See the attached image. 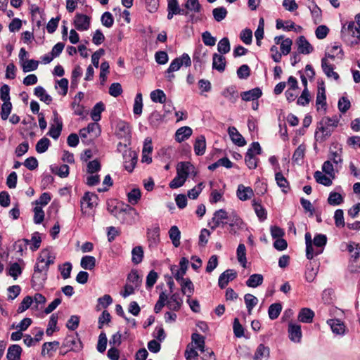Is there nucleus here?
<instances>
[{"mask_svg": "<svg viewBox=\"0 0 360 360\" xmlns=\"http://www.w3.org/2000/svg\"><path fill=\"white\" fill-rule=\"evenodd\" d=\"M143 108V98L141 93H138L134 99L133 112L134 115H141Z\"/></svg>", "mask_w": 360, "mask_h": 360, "instance_id": "bf43d9fd", "label": "nucleus"}, {"mask_svg": "<svg viewBox=\"0 0 360 360\" xmlns=\"http://www.w3.org/2000/svg\"><path fill=\"white\" fill-rule=\"evenodd\" d=\"M275 180L282 191L287 193L290 189L289 182L281 172H276Z\"/></svg>", "mask_w": 360, "mask_h": 360, "instance_id": "7c9ffc66", "label": "nucleus"}, {"mask_svg": "<svg viewBox=\"0 0 360 360\" xmlns=\"http://www.w3.org/2000/svg\"><path fill=\"white\" fill-rule=\"evenodd\" d=\"M191 65V60L188 53H183L181 56L174 59L169 66V72L178 71L182 66L190 67Z\"/></svg>", "mask_w": 360, "mask_h": 360, "instance_id": "39448f33", "label": "nucleus"}, {"mask_svg": "<svg viewBox=\"0 0 360 360\" xmlns=\"http://www.w3.org/2000/svg\"><path fill=\"white\" fill-rule=\"evenodd\" d=\"M340 119L337 115L333 117H324L319 122L315 131L316 141L323 142L329 137L335 128L338 127Z\"/></svg>", "mask_w": 360, "mask_h": 360, "instance_id": "f03ea898", "label": "nucleus"}, {"mask_svg": "<svg viewBox=\"0 0 360 360\" xmlns=\"http://www.w3.org/2000/svg\"><path fill=\"white\" fill-rule=\"evenodd\" d=\"M141 196V193L139 188H133L127 193L128 202L131 205H136L138 203Z\"/></svg>", "mask_w": 360, "mask_h": 360, "instance_id": "6e6d98bb", "label": "nucleus"}, {"mask_svg": "<svg viewBox=\"0 0 360 360\" xmlns=\"http://www.w3.org/2000/svg\"><path fill=\"white\" fill-rule=\"evenodd\" d=\"M63 129V122L56 111L53 112V123L51 124L48 135L53 139H58Z\"/></svg>", "mask_w": 360, "mask_h": 360, "instance_id": "423d86ee", "label": "nucleus"}, {"mask_svg": "<svg viewBox=\"0 0 360 360\" xmlns=\"http://www.w3.org/2000/svg\"><path fill=\"white\" fill-rule=\"evenodd\" d=\"M237 259L238 262L244 268L246 267L247 259H246V248L243 243H240L236 250Z\"/></svg>", "mask_w": 360, "mask_h": 360, "instance_id": "e433bc0d", "label": "nucleus"}, {"mask_svg": "<svg viewBox=\"0 0 360 360\" xmlns=\"http://www.w3.org/2000/svg\"><path fill=\"white\" fill-rule=\"evenodd\" d=\"M101 21L103 26L110 28L114 24V18L111 13L105 11L101 15Z\"/></svg>", "mask_w": 360, "mask_h": 360, "instance_id": "774afa93", "label": "nucleus"}, {"mask_svg": "<svg viewBox=\"0 0 360 360\" xmlns=\"http://www.w3.org/2000/svg\"><path fill=\"white\" fill-rule=\"evenodd\" d=\"M229 218L227 212L224 209L217 210L214 213L212 221L209 223L211 229L214 230L221 225L224 226L226 223L224 220Z\"/></svg>", "mask_w": 360, "mask_h": 360, "instance_id": "1a4fd4ad", "label": "nucleus"}, {"mask_svg": "<svg viewBox=\"0 0 360 360\" xmlns=\"http://www.w3.org/2000/svg\"><path fill=\"white\" fill-rule=\"evenodd\" d=\"M326 243L327 237L326 235L319 233L314 236L312 245H314L316 247V249H314L315 256L320 255L323 252V248L326 246Z\"/></svg>", "mask_w": 360, "mask_h": 360, "instance_id": "f3484780", "label": "nucleus"}, {"mask_svg": "<svg viewBox=\"0 0 360 360\" xmlns=\"http://www.w3.org/2000/svg\"><path fill=\"white\" fill-rule=\"evenodd\" d=\"M34 94L46 104L49 105L52 102V97L48 94L44 88L41 86L34 88Z\"/></svg>", "mask_w": 360, "mask_h": 360, "instance_id": "bb28decb", "label": "nucleus"}, {"mask_svg": "<svg viewBox=\"0 0 360 360\" xmlns=\"http://www.w3.org/2000/svg\"><path fill=\"white\" fill-rule=\"evenodd\" d=\"M254 195L252 189L248 186H245L243 184H240L237 189V197L243 201L250 199Z\"/></svg>", "mask_w": 360, "mask_h": 360, "instance_id": "5701e85b", "label": "nucleus"}, {"mask_svg": "<svg viewBox=\"0 0 360 360\" xmlns=\"http://www.w3.org/2000/svg\"><path fill=\"white\" fill-rule=\"evenodd\" d=\"M327 323L334 334L341 336L345 334V326L340 319H329L327 321Z\"/></svg>", "mask_w": 360, "mask_h": 360, "instance_id": "a211bd4d", "label": "nucleus"}, {"mask_svg": "<svg viewBox=\"0 0 360 360\" xmlns=\"http://www.w3.org/2000/svg\"><path fill=\"white\" fill-rule=\"evenodd\" d=\"M185 11L187 12L188 22L195 23L202 20V18L198 15L202 11V6L200 4L199 0H186L184 4Z\"/></svg>", "mask_w": 360, "mask_h": 360, "instance_id": "7ed1b4c3", "label": "nucleus"}, {"mask_svg": "<svg viewBox=\"0 0 360 360\" xmlns=\"http://www.w3.org/2000/svg\"><path fill=\"white\" fill-rule=\"evenodd\" d=\"M50 145V140L48 138L43 137L37 143L36 150L38 153H43L48 150Z\"/></svg>", "mask_w": 360, "mask_h": 360, "instance_id": "13d9d810", "label": "nucleus"}, {"mask_svg": "<svg viewBox=\"0 0 360 360\" xmlns=\"http://www.w3.org/2000/svg\"><path fill=\"white\" fill-rule=\"evenodd\" d=\"M58 319V316L57 314H52V315L50 317L48 327L46 330V333L47 335L50 336L53 334V332L58 330L57 328V322Z\"/></svg>", "mask_w": 360, "mask_h": 360, "instance_id": "603ef678", "label": "nucleus"}, {"mask_svg": "<svg viewBox=\"0 0 360 360\" xmlns=\"http://www.w3.org/2000/svg\"><path fill=\"white\" fill-rule=\"evenodd\" d=\"M51 171L61 178L67 177L69 174V167L67 165L51 167Z\"/></svg>", "mask_w": 360, "mask_h": 360, "instance_id": "e2e57ef3", "label": "nucleus"}, {"mask_svg": "<svg viewBox=\"0 0 360 360\" xmlns=\"http://www.w3.org/2000/svg\"><path fill=\"white\" fill-rule=\"evenodd\" d=\"M305 243H306V256L309 259H311L315 256L314 248H313L311 233L307 232L304 236Z\"/></svg>", "mask_w": 360, "mask_h": 360, "instance_id": "72a5a7b5", "label": "nucleus"}, {"mask_svg": "<svg viewBox=\"0 0 360 360\" xmlns=\"http://www.w3.org/2000/svg\"><path fill=\"white\" fill-rule=\"evenodd\" d=\"M297 45L299 53L302 54H309L314 50L313 46L304 36L298 37Z\"/></svg>", "mask_w": 360, "mask_h": 360, "instance_id": "6ab92c4d", "label": "nucleus"}, {"mask_svg": "<svg viewBox=\"0 0 360 360\" xmlns=\"http://www.w3.org/2000/svg\"><path fill=\"white\" fill-rule=\"evenodd\" d=\"M244 301L248 311V314H250L253 308L257 304L258 299L252 294H246L244 296Z\"/></svg>", "mask_w": 360, "mask_h": 360, "instance_id": "c03bdc74", "label": "nucleus"}, {"mask_svg": "<svg viewBox=\"0 0 360 360\" xmlns=\"http://www.w3.org/2000/svg\"><path fill=\"white\" fill-rule=\"evenodd\" d=\"M192 342L200 352H205V338L199 333H194L191 335Z\"/></svg>", "mask_w": 360, "mask_h": 360, "instance_id": "de8ad7c7", "label": "nucleus"}, {"mask_svg": "<svg viewBox=\"0 0 360 360\" xmlns=\"http://www.w3.org/2000/svg\"><path fill=\"white\" fill-rule=\"evenodd\" d=\"M98 197L96 194L90 192H86L81 199L82 211L84 212V209H92L97 205Z\"/></svg>", "mask_w": 360, "mask_h": 360, "instance_id": "9b49d317", "label": "nucleus"}, {"mask_svg": "<svg viewBox=\"0 0 360 360\" xmlns=\"http://www.w3.org/2000/svg\"><path fill=\"white\" fill-rule=\"evenodd\" d=\"M328 158V159L322 165V170L326 174L334 179L335 172H338L342 167V148L334 147V149L330 148Z\"/></svg>", "mask_w": 360, "mask_h": 360, "instance_id": "f257e3e1", "label": "nucleus"}, {"mask_svg": "<svg viewBox=\"0 0 360 360\" xmlns=\"http://www.w3.org/2000/svg\"><path fill=\"white\" fill-rule=\"evenodd\" d=\"M91 18L84 14L77 13L74 18L73 25L79 32L86 31L89 29Z\"/></svg>", "mask_w": 360, "mask_h": 360, "instance_id": "0eeeda50", "label": "nucleus"}, {"mask_svg": "<svg viewBox=\"0 0 360 360\" xmlns=\"http://www.w3.org/2000/svg\"><path fill=\"white\" fill-rule=\"evenodd\" d=\"M168 299L167 295L165 292H161L159 295L158 300L154 307V311L158 314L166 305V301Z\"/></svg>", "mask_w": 360, "mask_h": 360, "instance_id": "052dcab7", "label": "nucleus"}, {"mask_svg": "<svg viewBox=\"0 0 360 360\" xmlns=\"http://www.w3.org/2000/svg\"><path fill=\"white\" fill-rule=\"evenodd\" d=\"M229 134L232 141L238 146H244L246 144L245 139L234 127H230L228 129Z\"/></svg>", "mask_w": 360, "mask_h": 360, "instance_id": "412c9836", "label": "nucleus"}, {"mask_svg": "<svg viewBox=\"0 0 360 360\" xmlns=\"http://www.w3.org/2000/svg\"><path fill=\"white\" fill-rule=\"evenodd\" d=\"M263 276L259 274H252L246 281V285L250 288H257L263 283Z\"/></svg>", "mask_w": 360, "mask_h": 360, "instance_id": "4c0bfd02", "label": "nucleus"}, {"mask_svg": "<svg viewBox=\"0 0 360 360\" xmlns=\"http://www.w3.org/2000/svg\"><path fill=\"white\" fill-rule=\"evenodd\" d=\"M227 14L226 8L223 6L217 7L212 10L213 18L217 22H221L225 19Z\"/></svg>", "mask_w": 360, "mask_h": 360, "instance_id": "864d4df0", "label": "nucleus"}, {"mask_svg": "<svg viewBox=\"0 0 360 360\" xmlns=\"http://www.w3.org/2000/svg\"><path fill=\"white\" fill-rule=\"evenodd\" d=\"M282 310V305L280 303H274L269 306L268 309L269 317L274 320L278 317Z\"/></svg>", "mask_w": 360, "mask_h": 360, "instance_id": "8fccbe9b", "label": "nucleus"}, {"mask_svg": "<svg viewBox=\"0 0 360 360\" xmlns=\"http://www.w3.org/2000/svg\"><path fill=\"white\" fill-rule=\"evenodd\" d=\"M105 110L104 104L102 102L97 103L93 108L91 112V117L94 122H98L101 120V112Z\"/></svg>", "mask_w": 360, "mask_h": 360, "instance_id": "79ce46f5", "label": "nucleus"}, {"mask_svg": "<svg viewBox=\"0 0 360 360\" xmlns=\"http://www.w3.org/2000/svg\"><path fill=\"white\" fill-rule=\"evenodd\" d=\"M262 94V90L259 88L256 87L251 90L243 92L241 94V98L245 101H255L261 97Z\"/></svg>", "mask_w": 360, "mask_h": 360, "instance_id": "b1692460", "label": "nucleus"}, {"mask_svg": "<svg viewBox=\"0 0 360 360\" xmlns=\"http://www.w3.org/2000/svg\"><path fill=\"white\" fill-rule=\"evenodd\" d=\"M194 169L193 166L188 162H181L177 165L176 174L187 179L189 173Z\"/></svg>", "mask_w": 360, "mask_h": 360, "instance_id": "4be33fe9", "label": "nucleus"}, {"mask_svg": "<svg viewBox=\"0 0 360 360\" xmlns=\"http://www.w3.org/2000/svg\"><path fill=\"white\" fill-rule=\"evenodd\" d=\"M82 75V69L79 65H76L72 71L71 87H76L78 84L79 79Z\"/></svg>", "mask_w": 360, "mask_h": 360, "instance_id": "0e129e2a", "label": "nucleus"}, {"mask_svg": "<svg viewBox=\"0 0 360 360\" xmlns=\"http://www.w3.org/2000/svg\"><path fill=\"white\" fill-rule=\"evenodd\" d=\"M47 279V272L36 271L34 269L32 278V282L34 285H42Z\"/></svg>", "mask_w": 360, "mask_h": 360, "instance_id": "49530a36", "label": "nucleus"}, {"mask_svg": "<svg viewBox=\"0 0 360 360\" xmlns=\"http://www.w3.org/2000/svg\"><path fill=\"white\" fill-rule=\"evenodd\" d=\"M220 166H223L227 169H230L233 167V162L226 157L220 158L217 162L211 164L208 166V169L211 171H214Z\"/></svg>", "mask_w": 360, "mask_h": 360, "instance_id": "f704fd0d", "label": "nucleus"}, {"mask_svg": "<svg viewBox=\"0 0 360 360\" xmlns=\"http://www.w3.org/2000/svg\"><path fill=\"white\" fill-rule=\"evenodd\" d=\"M314 177L317 183L324 185L326 186H329L333 184L331 180L332 177H330V176H327L320 171L315 172Z\"/></svg>", "mask_w": 360, "mask_h": 360, "instance_id": "a19ab883", "label": "nucleus"}, {"mask_svg": "<svg viewBox=\"0 0 360 360\" xmlns=\"http://www.w3.org/2000/svg\"><path fill=\"white\" fill-rule=\"evenodd\" d=\"M167 307L172 311H178L182 307L183 299L178 292L172 294L166 301Z\"/></svg>", "mask_w": 360, "mask_h": 360, "instance_id": "ddd939ff", "label": "nucleus"}, {"mask_svg": "<svg viewBox=\"0 0 360 360\" xmlns=\"http://www.w3.org/2000/svg\"><path fill=\"white\" fill-rule=\"evenodd\" d=\"M131 261L135 264H139L143 260V250L142 247L136 246L132 249L131 251Z\"/></svg>", "mask_w": 360, "mask_h": 360, "instance_id": "3c124183", "label": "nucleus"}, {"mask_svg": "<svg viewBox=\"0 0 360 360\" xmlns=\"http://www.w3.org/2000/svg\"><path fill=\"white\" fill-rule=\"evenodd\" d=\"M314 312L309 308H302L298 314V320L300 322L310 323L313 321Z\"/></svg>", "mask_w": 360, "mask_h": 360, "instance_id": "393cba45", "label": "nucleus"}, {"mask_svg": "<svg viewBox=\"0 0 360 360\" xmlns=\"http://www.w3.org/2000/svg\"><path fill=\"white\" fill-rule=\"evenodd\" d=\"M192 129L189 127H182L176 131V141L179 143L188 139L192 134Z\"/></svg>", "mask_w": 360, "mask_h": 360, "instance_id": "a878e982", "label": "nucleus"}, {"mask_svg": "<svg viewBox=\"0 0 360 360\" xmlns=\"http://www.w3.org/2000/svg\"><path fill=\"white\" fill-rule=\"evenodd\" d=\"M55 257L51 254L48 250H44L41 251L40 255L37 258V261L40 262H45L47 266H49L54 263Z\"/></svg>", "mask_w": 360, "mask_h": 360, "instance_id": "37998d69", "label": "nucleus"}, {"mask_svg": "<svg viewBox=\"0 0 360 360\" xmlns=\"http://www.w3.org/2000/svg\"><path fill=\"white\" fill-rule=\"evenodd\" d=\"M226 59L222 55L213 54L212 68L221 72L225 70Z\"/></svg>", "mask_w": 360, "mask_h": 360, "instance_id": "cd10ccee", "label": "nucleus"}, {"mask_svg": "<svg viewBox=\"0 0 360 360\" xmlns=\"http://www.w3.org/2000/svg\"><path fill=\"white\" fill-rule=\"evenodd\" d=\"M347 32L348 34L351 35L354 39H352L350 43L351 44H357L360 41V30L359 28L355 27V22L351 21L348 23L347 27H345V25L342 27V34H345V33Z\"/></svg>", "mask_w": 360, "mask_h": 360, "instance_id": "9d476101", "label": "nucleus"}, {"mask_svg": "<svg viewBox=\"0 0 360 360\" xmlns=\"http://www.w3.org/2000/svg\"><path fill=\"white\" fill-rule=\"evenodd\" d=\"M347 250L350 252L352 258L356 261L360 256V245L356 243H350L347 245Z\"/></svg>", "mask_w": 360, "mask_h": 360, "instance_id": "338daca9", "label": "nucleus"}, {"mask_svg": "<svg viewBox=\"0 0 360 360\" xmlns=\"http://www.w3.org/2000/svg\"><path fill=\"white\" fill-rule=\"evenodd\" d=\"M269 356V348L263 344H260L255 352L254 359L255 360H266Z\"/></svg>", "mask_w": 360, "mask_h": 360, "instance_id": "473e14b6", "label": "nucleus"}, {"mask_svg": "<svg viewBox=\"0 0 360 360\" xmlns=\"http://www.w3.org/2000/svg\"><path fill=\"white\" fill-rule=\"evenodd\" d=\"M148 240L150 248H156L160 243V227L155 225L147 232Z\"/></svg>", "mask_w": 360, "mask_h": 360, "instance_id": "dca6fc26", "label": "nucleus"}, {"mask_svg": "<svg viewBox=\"0 0 360 360\" xmlns=\"http://www.w3.org/2000/svg\"><path fill=\"white\" fill-rule=\"evenodd\" d=\"M150 99L155 103H165L166 101V95L161 89H156L150 93Z\"/></svg>", "mask_w": 360, "mask_h": 360, "instance_id": "5fc2aeb1", "label": "nucleus"}, {"mask_svg": "<svg viewBox=\"0 0 360 360\" xmlns=\"http://www.w3.org/2000/svg\"><path fill=\"white\" fill-rule=\"evenodd\" d=\"M122 147L125 148L123 153L124 167L127 171L131 172L137 162L136 154L134 151L128 150L127 146L122 145L121 143H118L117 150H120Z\"/></svg>", "mask_w": 360, "mask_h": 360, "instance_id": "20e7f679", "label": "nucleus"}, {"mask_svg": "<svg viewBox=\"0 0 360 360\" xmlns=\"http://www.w3.org/2000/svg\"><path fill=\"white\" fill-rule=\"evenodd\" d=\"M167 11L179 15H187V12L180 8L178 0H167Z\"/></svg>", "mask_w": 360, "mask_h": 360, "instance_id": "a18cd8bd", "label": "nucleus"}, {"mask_svg": "<svg viewBox=\"0 0 360 360\" xmlns=\"http://www.w3.org/2000/svg\"><path fill=\"white\" fill-rule=\"evenodd\" d=\"M321 68L328 77H333L335 80L339 79V75L334 72V66L328 63L326 57L321 59Z\"/></svg>", "mask_w": 360, "mask_h": 360, "instance_id": "aec40b11", "label": "nucleus"}, {"mask_svg": "<svg viewBox=\"0 0 360 360\" xmlns=\"http://www.w3.org/2000/svg\"><path fill=\"white\" fill-rule=\"evenodd\" d=\"M188 260L186 257H182L179 262V268L173 265L171 266V271L176 280H182L186 273L188 266Z\"/></svg>", "mask_w": 360, "mask_h": 360, "instance_id": "6e6552de", "label": "nucleus"}, {"mask_svg": "<svg viewBox=\"0 0 360 360\" xmlns=\"http://www.w3.org/2000/svg\"><path fill=\"white\" fill-rule=\"evenodd\" d=\"M22 348L18 345H13L8 349L6 357L8 360H20Z\"/></svg>", "mask_w": 360, "mask_h": 360, "instance_id": "c756f323", "label": "nucleus"}, {"mask_svg": "<svg viewBox=\"0 0 360 360\" xmlns=\"http://www.w3.org/2000/svg\"><path fill=\"white\" fill-rule=\"evenodd\" d=\"M252 206L254 210L261 221H264L266 219V211L261 204L258 203L255 200H252Z\"/></svg>", "mask_w": 360, "mask_h": 360, "instance_id": "09e8293b", "label": "nucleus"}, {"mask_svg": "<svg viewBox=\"0 0 360 360\" xmlns=\"http://www.w3.org/2000/svg\"><path fill=\"white\" fill-rule=\"evenodd\" d=\"M221 94L232 103H234L238 98V91L236 90L234 86H229L226 88L221 92Z\"/></svg>", "mask_w": 360, "mask_h": 360, "instance_id": "c9c22d12", "label": "nucleus"}, {"mask_svg": "<svg viewBox=\"0 0 360 360\" xmlns=\"http://www.w3.org/2000/svg\"><path fill=\"white\" fill-rule=\"evenodd\" d=\"M169 236L173 245L178 248L180 245L181 231L176 226H172L169 230Z\"/></svg>", "mask_w": 360, "mask_h": 360, "instance_id": "2f4dec72", "label": "nucleus"}, {"mask_svg": "<svg viewBox=\"0 0 360 360\" xmlns=\"http://www.w3.org/2000/svg\"><path fill=\"white\" fill-rule=\"evenodd\" d=\"M38 66L39 61L34 59L26 60L22 64V68L24 72L36 70Z\"/></svg>", "mask_w": 360, "mask_h": 360, "instance_id": "4d7b16f0", "label": "nucleus"}, {"mask_svg": "<svg viewBox=\"0 0 360 360\" xmlns=\"http://www.w3.org/2000/svg\"><path fill=\"white\" fill-rule=\"evenodd\" d=\"M236 272L233 269H227L224 271L219 277L218 285L223 289L226 287L228 283L236 278Z\"/></svg>", "mask_w": 360, "mask_h": 360, "instance_id": "4468645a", "label": "nucleus"}, {"mask_svg": "<svg viewBox=\"0 0 360 360\" xmlns=\"http://www.w3.org/2000/svg\"><path fill=\"white\" fill-rule=\"evenodd\" d=\"M288 337L290 340L295 343L301 342L302 333L301 326L297 323H290L288 324Z\"/></svg>", "mask_w": 360, "mask_h": 360, "instance_id": "f8f14e48", "label": "nucleus"}, {"mask_svg": "<svg viewBox=\"0 0 360 360\" xmlns=\"http://www.w3.org/2000/svg\"><path fill=\"white\" fill-rule=\"evenodd\" d=\"M80 265L84 269L91 270L96 266V259L93 256L85 255L82 257Z\"/></svg>", "mask_w": 360, "mask_h": 360, "instance_id": "ea45409f", "label": "nucleus"}, {"mask_svg": "<svg viewBox=\"0 0 360 360\" xmlns=\"http://www.w3.org/2000/svg\"><path fill=\"white\" fill-rule=\"evenodd\" d=\"M181 285V290L183 295H185L187 298H191L194 293V285L190 278H186L182 280H176Z\"/></svg>", "mask_w": 360, "mask_h": 360, "instance_id": "2eb2a0df", "label": "nucleus"}, {"mask_svg": "<svg viewBox=\"0 0 360 360\" xmlns=\"http://www.w3.org/2000/svg\"><path fill=\"white\" fill-rule=\"evenodd\" d=\"M231 50L230 42L227 37L222 38L217 44V51L221 54H226Z\"/></svg>", "mask_w": 360, "mask_h": 360, "instance_id": "680f3d73", "label": "nucleus"}, {"mask_svg": "<svg viewBox=\"0 0 360 360\" xmlns=\"http://www.w3.org/2000/svg\"><path fill=\"white\" fill-rule=\"evenodd\" d=\"M65 345L70 348V350L79 352L82 348V343L79 339L70 337L65 340Z\"/></svg>", "mask_w": 360, "mask_h": 360, "instance_id": "58836bf2", "label": "nucleus"}, {"mask_svg": "<svg viewBox=\"0 0 360 360\" xmlns=\"http://www.w3.org/2000/svg\"><path fill=\"white\" fill-rule=\"evenodd\" d=\"M206 141L205 137L200 135L197 137L194 143V151L197 155H202L205 152Z\"/></svg>", "mask_w": 360, "mask_h": 360, "instance_id": "c85d7f7f", "label": "nucleus"}, {"mask_svg": "<svg viewBox=\"0 0 360 360\" xmlns=\"http://www.w3.org/2000/svg\"><path fill=\"white\" fill-rule=\"evenodd\" d=\"M72 269V264L69 262H65L59 266L58 269L63 279H68L70 277Z\"/></svg>", "mask_w": 360, "mask_h": 360, "instance_id": "69168bd1", "label": "nucleus"}]
</instances>
